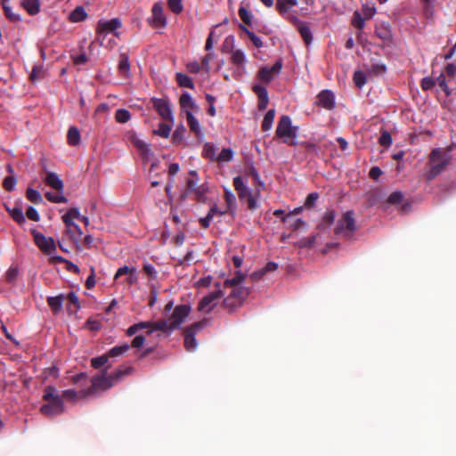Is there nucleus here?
Returning a JSON list of instances; mask_svg holds the SVG:
<instances>
[{
    "instance_id": "1",
    "label": "nucleus",
    "mask_w": 456,
    "mask_h": 456,
    "mask_svg": "<svg viewBox=\"0 0 456 456\" xmlns=\"http://www.w3.org/2000/svg\"><path fill=\"white\" fill-rule=\"evenodd\" d=\"M134 368L132 366H120L112 374L107 376V369H104L102 374L96 375L92 379L91 387L84 393V395H90L97 390L110 389L119 382L123 377L131 374Z\"/></svg>"
},
{
    "instance_id": "2",
    "label": "nucleus",
    "mask_w": 456,
    "mask_h": 456,
    "mask_svg": "<svg viewBox=\"0 0 456 456\" xmlns=\"http://www.w3.org/2000/svg\"><path fill=\"white\" fill-rule=\"evenodd\" d=\"M43 399L46 403L40 408L42 414L53 418L64 412L63 400L53 387L48 386L45 387Z\"/></svg>"
},
{
    "instance_id": "3",
    "label": "nucleus",
    "mask_w": 456,
    "mask_h": 456,
    "mask_svg": "<svg viewBox=\"0 0 456 456\" xmlns=\"http://www.w3.org/2000/svg\"><path fill=\"white\" fill-rule=\"evenodd\" d=\"M430 168L426 174L427 180L430 181L444 172L451 162V156L441 149H434L429 156Z\"/></svg>"
},
{
    "instance_id": "4",
    "label": "nucleus",
    "mask_w": 456,
    "mask_h": 456,
    "mask_svg": "<svg viewBox=\"0 0 456 456\" xmlns=\"http://www.w3.org/2000/svg\"><path fill=\"white\" fill-rule=\"evenodd\" d=\"M233 41V36L227 37L224 42L223 51H225L229 44L231 45L232 49L230 51V60L232 65L236 67V69L234 70V76L240 77L245 73V64L247 62V58L242 50L232 48Z\"/></svg>"
},
{
    "instance_id": "5",
    "label": "nucleus",
    "mask_w": 456,
    "mask_h": 456,
    "mask_svg": "<svg viewBox=\"0 0 456 456\" xmlns=\"http://www.w3.org/2000/svg\"><path fill=\"white\" fill-rule=\"evenodd\" d=\"M356 229L357 226L354 219V213L353 210H347L338 220L334 232L337 235H343L346 238H350Z\"/></svg>"
},
{
    "instance_id": "6",
    "label": "nucleus",
    "mask_w": 456,
    "mask_h": 456,
    "mask_svg": "<svg viewBox=\"0 0 456 456\" xmlns=\"http://www.w3.org/2000/svg\"><path fill=\"white\" fill-rule=\"evenodd\" d=\"M297 126H292V121L289 116L283 115L280 118L275 131V135L278 138H296L297 135Z\"/></svg>"
},
{
    "instance_id": "7",
    "label": "nucleus",
    "mask_w": 456,
    "mask_h": 456,
    "mask_svg": "<svg viewBox=\"0 0 456 456\" xmlns=\"http://www.w3.org/2000/svg\"><path fill=\"white\" fill-rule=\"evenodd\" d=\"M215 287L216 290L203 297L202 299L199 302V311L204 312L206 314L210 313L216 305L217 300L223 297L224 293L221 289V284L219 282H216L215 284Z\"/></svg>"
},
{
    "instance_id": "8",
    "label": "nucleus",
    "mask_w": 456,
    "mask_h": 456,
    "mask_svg": "<svg viewBox=\"0 0 456 456\" xmlns=\"http://www.w3.org/2000/svg\"><path fill=\"white\" fill-rule=\"evenodd\" d=\"M206 323L207 321L203 320L191 324L184 330V346L187 351L191 352L196 349L197 342L195 339V335L206 326Z\"/></svg>"
},
{
    "instance_id": "9",
    "label": "nucleus",
    "mask_w": 456,
    "mask_h": 456,
    "mask_svg": "<svg viewBox=\"0 0 456 456\" xmlns=\"http://www.w3.org/2000/svg\"><path fill=\"white\" fill-rule=\"evenodd\" d=\"M283 63L281 59L277 60L273 67H261L256 74V77L263 83L269 84L274 77L281 73Z\"/></svg>"
},
{
    "instance_id": "10",
    "label": "nucleus",
    "mask_w": 456,
    "mask_h": 456,
    "mask_svg": "<svg viewBox=\"0 0 456 456\" xmlns=\"http://www.w3.org/2000/svg\"><path fill=\"white\" fill-rule=\"evenodd\" d=\"M31 233L34 238L35 244L45 254L51 255L56 249L55 241L51 237H45L43 233L37 230H32Z\"/></svg>"
},
{
    "instance_id": "11",
    "label": "nucleus",
    "mask_w": 456,
    "mask_h": 456,
    "mask_svg": "<svg viewBox=\"0 0 456 456\" xmlns=\"http://www.w3.org/2000/svg\"><path fill=\"white\" fill-rule=\"evenodd\" d=\"M151 102L153 109L158 112L161 118L170 122L174 121L172 110L167 100L152 98Z\"/></svg>"
},
{
    "instance_id": "12",
    "label": "nucleus",
    "mask_w": 456,
    "mask_h": 456,
    "mask_svg": "<svg viewBox=\"0 0 456 456\" xmlns=\"http://www.w3.org/2000/svg\"><path fill=\"white\" fill-rule=\"evenodd\" d=\"M191 307L188 305H179L175 309L171 315L172 328L177 329L183 322V320L189 315Z\"/></svg>"
},
{
    "instance_id": "13",
    "label": "nucleus",
    "mask_w": 456,
    "mask_h": 456,
    "mask_svg": "<svg viewBox=\"0 0 456 456\" xmlns=\"http://www.w3.org/2000/svg\"><path fill=\"white\" fill-rule=\"evenodd\" d=\"M126 275V278L123 284H126L128 286L134 285L137 282L138 277L136 273V269L134 267H129L127 265H124L118 269L115 273L114 280L118 281L121 276Z\"/></svg>"
},
{
    "instance_id": "14",
    "label": "nucleus",
    "mask_w": 456,
    "mask_h": 456,
    "mask_svg": "<svg viewBox=\"0 0 456 456\" xmlns=\"http://www.w3.org/2000/svg\"><path fill=\"white\" fill-rule=\"evenodd\" d=\"M152 17L150 20V22L158 28H164L167 25V19L164 14L163 5L160 2H157L153 4L152 9Z\"/></svg>"
},
{
    "instance_id": "15",
    "label": "nucleus",
    "mask_w": 456,
    "mask_h": 456,
    "mask_svg": "<svg viewBox=\"0 0 456 456\" xmlns=\"http://www.w3.org/2000/svg\"><path fill=\"white\" fill-rule=\"evenodd\" d=\"M122 23L118 18H114L110 20H100L97 23L96 33L105 34L114 32L121 27Z\"/></svg>"
},
{
    "instance_id": "16",
    "label": "nucleus",
    "mask_w": 456,
    "mask_h": 456,
    "mask_svg": "<svg viewBox=\"0 0 456 456\" xmlns=\"http://www.w3.org/2000/svg\"><path fill=\"white\" fill-rule=\"evenodd\" d=\"M317 104L326 110L335 108V96L330 90H322L317 95Z\"/></svg>"
},
{
    "instance_id": "17",
    "label": "nucleus",
    "mask_w": 456,
    "mask_h": 456,
    "mask_svg": "<svg viewBox=\"0 0 456 456\" xmlns=\"http://www.w3.org/2000/svg\"><path fill=\"white\" fill-rule=\"evenodd\" d=\"M252 90L258 98V110H265L269 102V97L266 88L261 85H254Z\"/></svg>"
},
{
    "instance_id": "18",
    "label": "nucleus",
    "mask_w": 456,
    "mask_h": 456,
    "mask_svg": "<svg viewBox=\"0 0 456 456\" xmlns=\"http://www.w3.org/2000/svg\"><path fill=\"white\" fill-rule=\"evenodd\" d=\"M45 183L56 190L58 192L62 193L64 184L60 176L53 172H47L45 177L44 178Z\"/></svg>"
},
{
    "instance_id": "19",
    "label": "nucleus",
    "mask_w": 456,
    "mask_h": 456,
    "mask_svg": "<svg viewBox=\"0 0 456 456\" xmlns=\"http://www.w3.org/2000/svg\"><path fill=\"white\" fill-rule=\"evenodd\" d=\"M292 20L297 25V30L305 45H310L313 41V35L310 28L306 23L299 20L297 17H293Z\"/></svg>"
},
{
    "instance_id": "20",
    "label": "nucleus",
    "mask_w": 456,
    "mask_h": 456,
    "mask_svg": "<svg viewBox=\"0 0 456 456\" xmlns=\"http://www.w3.org/2000/svg\"><path fill=\"white\" fill-rule=\"evenodd\" d=\"M233 186L240 200H244L246 197L251 194V191L244 183L241 176H236L233 178Z\"/></svg>"
},
{
    "instance_id": "21",
    "label": "nucleus",
    "mask_w": 456,
    "mask_h": 456,
    "mask_svg": "<svg viewBox=\"0 0 456 456\" xmlns=\"http://www.w3.org/2000/svg\"><path fill=\"white\" fill-rule=\"evenodd\" d=\"M151 330L147 331L148 334H151L153 331L157 330L170 333L175 330L174 328H172L170 321L164 319L159 320L157 322H151Z\"/></svg>"
},
{
    "instance_id": "22",
    "label": "nucleus",
    "mask_w": 456,
    "mask_h": 456,
    "mask_svg": "<svg viewBox=\"0 0 456 456\" xmlns=\"http://www.w3.org/2000/svg\"><path fill=\"white\" fill-rule=\"evenodd\" d=\"M180 106L183 110L186 113V110L192 111H198L199 107L192 100L191 96L188 93H183L180 97Z\"/></svg>"
},
{
    "instance_id": "23",
    "label": "nucleus",
    "mask_w": 456,
    "mask_h": 456,
    "mask_svg": "<svg viewBox=\"0 0 456 456\" xmlns=\"http://www.w3.org/2000/svg\"><path fill=\"white\" fill-rule=\"evenodd\" d=\"M186 119L190 130L198 137L202 136L200 125L198 119L193 116L192 112L189 110H186Z\"/></svg>"
},
{
    "instance_id": "24",
    "label": "nucleus",
    "mask_w": 456,
    "mask_h": 456,
    "mask_svg": "<svg viewBox=\"0 0 456 456\" xmlns=\"http://www.w3.org/2000/svg\"><path fill=\"white\" fill-rule=\"evenodd\" d=\"M335 218H336V211L334 209H328L324 213L321 222L317 225V228L320 230H322V231L329 229L331 226V224L334 223Z\"/></svg>"
},
{
    "instance_id": "25",
    "label": "nucleus",
    "mask_w": 456,
    "mask_h": 456,
    "mask_svg": "<svg viewBox=\"0 0 456 456\" xmlns=\"http://www.w3.org/2000/svg\"><path fill=\"white\" fill-rule=\"evenodd\" d=\"M62 221L65 224L67 232H71V226L73 225V218H80V213L78 208H72L69 209V211L62 216Z\"/></svg>"
},
{
    "instance_id": "26",
    "label": "nucleus",
    "mask_w": 456,
    "mask_h": 456,
    "mask_svg": "<svg viewBox=\"0 0 456 456\" xmlns=\"http://www.w3.org/2000/svg\"><path fill=\"white\" fill-rule=\"evenodd\" d=\"M190 175L195 178H190L187 180V188L189 191H194L198 196H202L205 193V190L202 186H198L197 172L194 170L190 171Z\"/></svg>"
},
{
    "instance_id": "27",
    "label": "nucleus",
    "mask_w": 456,
    "mask_h": 456,
    "mask_svg": "<svg viewBox=\"0 0 456 456\" xmlns=\"http://www.w3.org/2000/svg\"><path fill=\"white\" fill-rule=\"evenodd\" d=\"M88 14L83 6H77L69 15V20L73 23L81 22L87 19Z\"/></svg>"
},
{
    "instance_id": "28",
    "label": "nucleus",
    "mask_w": 456,
    "mask_h": 456,
    "mask_svg": "<svg viewBox=\"0 0 456 456\" xmlns=\"http://www.w3.org/2000/svg\"><path fill=\"white\" fill-rule=\"evenodd\" d=\"M422 6V13L427 19H432L435 14L436 0H419Z\"/></svg>"
},
{
    "instance_id": "29",
    "label": "nucleus",
    "mask_w": 456,
    "mask_h": 456,
    "mask_svg": "<svg viewBox=\"0 0 456 456\" xmlns=\"http://www.w3.org/2000/svg\"><path fill=\"white\" fill-rule=\"evenodd\" d=\"M63 301L64 296L62 294L56 297H49L47 298V303L54 314H57L61 310Z\"/></svg>"
},
{
    "instance_id": "30",
    "label": "nucleus",
    "mask_w": 456,
    "mask_h": 456,
    "mask_svg": "<svg viewBox=\"0 0 456 456\" xmlns=\"http://www.w3.org/2000/svg\"><path fill=\"white\" fill-rule=\"evenodd\" d=\"M118 71L126 77L129 76L130 63L126 53H121L119 56Z\"/></svg>"
},
{
    "instance_id": "31",
    "label": "nucleus",
    "mask_w": 456,
    "mask_h": 456,
    "mask_svg": "<svg viewBox=\"0 0 456 456\" xmlns=\"http://www.w3.org/2000/svg\"><path fill=\"white\" fill-rule=\"evenodd\" d=\"M68 143L71 146H77L80 142V133L76 126H70L67 134Z\"/></svg>"
},
{
    "instance_id": "32",
    "label": "nucleus",
    "mask_w": 456,
    "mask_h": 456,
    "mask_svg": "<svg viewBox=\"0 0 456 456\" xmlns=\"http://www.w3.org/2000/svg\"><path fill=\"white\" fill-rule=\"evenodd\" d=\"M130 348V345L127 343H125L120 346H116L110 349L106 354L109 358H115L118 357L124 354H126Z\"/></svg>"
},
{
    "instance_id": "33",
    "label": "nucleus",
    "mask_w": 456,
    "mask_h": 456,
    "mask_svg": "<svg viewBox=\"0 0 456 456\" xmlns=\"http://www.w3.org/2000/svg\"><path fill=\"white\" fill-rule=\"evenodd\" d=\"M22 5L30 15H36L40 11V4L38 0H24L22 2Z\"/></svg>"
},
{
    "instance_id": "34",
    "label": "nucleus",
    "mask_w": 456,
    "mask_h": 456,
    "mask_svg": "<svg viewBox=\"0 0 456 456\" xmlns=\"http://www.w3.org/2000/svg\"><path fill=\"white\" fill-rule=\"evenodd\" d=\"M274 117H275V110L273 109L269 110L265 113V115L263 118V121H262V125H261L263 131H265V132L269 131L272 128L273 123L274 120Z\"/></svg>"
},
{
    "instance_id": "35",
    "label": "nucleus",
    "mask_w": 456,
    "mask_h": 456,
    "mask_svg": "<svg viewBox=\"0 0 456 456\" xmlns=\"http://www.w3.org/2000/svg\"><path fill=\"white\" fill-rule=\"evenodd\" d=\"M6 210L16 223L19 224L25 223V216L22 209L20 207H14L13 208H6Z\"/></svg>"
},
{
    "instance_id": "36",
    "label": "nucleus",
    "mask_w": 456,
    "mask_h": 456,
    "mask_svg": "<svg viewBox=\"0 0 456 456\" xmlns=\"http://www.w3.org/2000/svg\"><path fill=\"white\" fill-rule=\"evenodd\" d=\"M239 28L248 37V38L256 47L260 48L263 46L262 39L259 37H257L254 32L248 29L243 24H240Z\"/></svg>"
},
{
    "instance_id": "37",
    "label": "nucleus",
    "mask_w": 456,
    "mask_h": 456,
    "mask_svg": "<svg viewBox=\"0 0 456 456\" xmlns=\"http://www.w3.org/2000/svg\"><path fill=\"white\" fill-rule=\"evenodd\" d=\"M317 235H311L298 240L295 243V246L299 248H312L316 243Z\"/></svg>"
},
{
    "instance_id": "38",
    "label": "nucleus",
    "mask_w": 456,
    "mask_h": 456,
    "mask_svg": "<svg viewBox=\"0 0 456 456\" xmlns=\"http://www.w3.org/2000/svg\"><path fill=\"white\" fill-rule=\"evenodd\" d=\"M278 264L274 262H268L265 267L260 269L259 271L254 272L252 274V277L254 279H261L266 273L268 272H273L277 270Z\"/></svg>"
},
{
    "instance_id": "39",
    "label": "nucleus",
    "mask_w": 456,
    "mask_h": 456,
    "mask_svg": "<svg viewBox=\"0 0 456 456\" xmlns=\"http://www.w3.org/2000/svg\"><path fill=\"white\" fill-rule=\"evenodd\" d=\"M176 82L177 84L179 85V86L181 87H186V88H190V89H193L194 88V84H193V81L192 79L183 74V73H176Z\"/></svg>"
},
{
    "instance_id": "40",
    "label": "nucleus",
    "mask_w": 456,
    "mask_h": 456,
    "mask_svg": "<svg viewBox=\"0 0 456 456\" xmlns=\"http://www.w3.org/2000/svg\"><path fill=\"white\" fill-rule=\"evenodd\" d=\"M224 307L227 309L230 313L233 312L235 309L240 307L242 303L239 301V299L234 298L231 295L226 297L223 302Z\"/></svg>"
},
{
    "instance_id": "41",
    "label": "nucleus",
    "mask_w": 456,
    "mask_h": 456,
    "mask_svg": "<svg viewBox=\"0 0 456 456\" xmlns=\"http://www.w3.org/2000/svg\"><path fill=\"white\" fill-rule=\"evenodd\" d=\"M249 294V289L244 287H235L231 291L230 295L241 303L246 299Z\"/></svg>"
},
{
    "instance_id": "42",
    "label": "nucleus",
    "mask_w": 456,
    "mask_h": 456,
    "mask_svg": "<svg viewBox=\"0 0 456 456\" xmlns=\"http://www.w3.org/2000/svg\"><path fill=\"white\" fill-rule=\"evenodd\" d=\"M245 279V274L242 273L240 271L237 272L235 276L232 279H227L224 282V287H231L235 288L239 287L238 285L241 283Z\"/></svg>"
},
{
    "instance_id": "43",
    "label": "nucleus",
    "mask_w": 456,
    "mask_h": 456,
    "mask_svg": "<svg viewBox=\"0 0 456 456\" xmlns=\"http://www.w3.org/2000/svg\"><path fill=\"white\" fill-rule=\"evenodd\" d=\"M245 279V274L242 273L240 271L237 272L235 276L232 279H227L224 282V287H231L235 288L239 287L238 285L241 283Z\"/></svg>"
},
{
    "instance_id": "44",
    "label": "nucleus",
    "mask_w": 456,
    "mask_h": 456,
    "mask_svg": "<svg viewBox=\"0 0 456 456\" xmlns=\"http://www.w3.org/2000/svg\"><path fill=\"white\" fill-rule=\"evenodd\" d=\"M245 279V274L242 273L240 271L237 272L235 276L232 279H227L224 282V287H231L235 288L239 287L238 285L241 283Z\"/></svg>"
},
{
    "instance_id": "45",
    "label": "nucleus",
    "mask_w": 456,
    "mask_h": 456,
    "mask_svg": "<svg viewBox=\"0 0 456 456\" xmlns=\"http://www.w3.org/2000/svg\"><path fill=\"white\" fill-rule=\"evenodd\" d=\"M202 156L205 159H208L211 161L216 160L217 156L216 155V148L213 144L206 142L204 144Z\"/></svg>"
},
{
    "instance_id": "46",
    "label": "nucleus",
    "mask_w": 456,
    "mask_h": 456,
    "mask_svg": "<svg viewBox=\"0 0 456 456\" xmlns=\"http://www.w3.org/2000/svg\"><path fill=\"white\" fill-rule=\"evenodd\" d=\"M26 197L30 202L35 203V204H40L43 201V198H42L40 192L32 188L27 189Z\"/></svg>"
},
{
    "instance_id": "47",
    "label": "nucleus",
    "mask_w": 456,
    "mask_h": 456,
    "mask_svg": "<svg viewBox=\"0 0 456 456\" xmlns=\"http://www.w3.org/2000/svg\"><path fill=\"white\" fill-rule=\"evenodd\" d=\"M131 118V113L126 109H118L115 113V119L117 122L124 124Z\"/></svg>"
},
{
    "instance_id": "48",
    "label": "nucleus",
    "mask_w": 456,
    "mask_h": 456,
    "mask_svg": "<svg viewBox=\"0 0 456 456\" xmlns=\"http://www.w3.org/2000/svg\"><path fill=\"white\" fill-rule=\"evenodd\" d=\"M233 151L230 148H224L221 152L217 155L216 161L218 162H229L232 159Z\"/></svg>"
},
{
    "instance_id": "49",
    "label": "nucleus",
    "mask_w": 456,
    "mask_h": 456,
    "mask_svg": "<svg viewBox=\"0 0 456 456\" xmlns=\"http://www.w3.org/2000/svg\"><path fill=\"white\" fill-rule=\"evenodd\" d=\"M224 200H225V202L227 204V210L230 212H232L234 208H235V206H236V198L234 196V194L228 191V190H225L224 191Z\"/></svg>"
},
{
    "instance_id": "50",
    "label": "nucleus",
    "mask_w": 456,
    "mask_h": 456,
    "mask_svg": "<svg viewBox=\"0 0 456 456\" xmlns=\"http://www.w3.org/2000/svg\"><path fill=\"white\" fill-rule=\"evenodd\" d=\"M238 13H239L240 18L245 24H247V25L251 24L253 15L250 11L247 10L243 6H240L239 8Z\"/></svg>"
},
{
    "instance_id": "51",
    "label": "nucleus",
    "mask_w": 456,
    "mask_h": 456,
    "mask_svg": "<svg viewBox=\"0 0 456 456\" xmlns=\"http://www.w3.org/2000/svg\"><path fill=\"white\" fill-rule=\"evenodd\" d=\"M184 133H185V127L183 125L176 127V129L174 131V133L172 134L173 142L175 144L181 143L183 140Z\"/></svg>"
},
{
    "instance_id": "52",
    "label": "nucleus",
    "mask_w": 456,
    "mask_h": 456,
    "mask_svg": "<svg viewBox=\"0 0 456 456\" xmlns=\"http://www.w3.org/2000/svg\"><path fill=\"white\" fill-rule=\"evenodd\" d=\"M167 6L175 14L181 13L183 10L182 0H167Z\"/></svg>"
},
{
    "instance_id": "53",
    "label": "nucleus",
    "mask_w": 456,
    "mask_h": 456,
    "mask_svg": "<svg viewBox=\"0 0 456 456\" xmlns=\"http://www.w3.org/2000/svg\"><path fill=\"white\" fill-rule=\"evenodd\" d=\"M108 360H109V357H108L107 354H104L98 357L92 358L91 359V366L94 369H100L101 367H102L104 364H106L108 362Z\"/></svg>"
},
{
    "instance_id": "54",
    "label": "nucleus",
    "mask_w": 456,
    "mask_h": 456,
    "mask_svg": "<svg viewBox=\"0 0 456 456\" xmlns=\"http://www.w3.org/2000/svg\"><path fill=\"white\" fill-rule=\"evenodd\" d=\"M171 126L166 123H159V127L154 133L163 138H167L170 134Z\"/></svg>"
},
{
    "instance_id": "55",
    "label": "nucleus",
    "mask_w": 456,
    "mask_h": 456,
    "mask_svg": "<svg viewBox=\"0 0 456 456\" xmlns=\"http://www.w3.org/2000/svg\"><path fill=\"white\" fill-rule=\"evenodd\" d=\"M364 18L358 11H355L352 17V25L356 28L362 29L364 27Z\"/></svg>"
},
{
    "instance_id": "56",
    "label": "nucleus",
    "mask_w": 456,
    "mask_h": 456,
    "mask_svg": "<svg viewBox=\"0 0 456 456\" xmlns=\"http://www.w3.org/2000/svg\"><path fill=\"white\" fill-rule=\"evenodd\" d=\"M354 82L358 88H362L366 84V76L362 71L357 70L354 73Z\"/></svg>"
},
{
    "instance_id": "57",
    "label": "nucleus",
    "mask_w": 456,
    "mask_h": 456,
    "mask_svg": "<svg viewBox=\"0 0 456 456\" xmlns=\"http://www.w3.org/2000/svg\"><path fill=\"white\" fill-rule=\"evenodd\" d=\"M16 185V179L12 175L6 176L3 181V187L7 191H13Z\"/></svg>"
},
{
    "instance_id": "58",
    "label": "nucleus",
    "mask_w": 456,
    "mask_h": 456,
    "mask_svg": "<svg viewBox=\"0 0 456 456\" xmlns=\"http://www.w3.org/2000/svg\"><path fill=\"white\" fill-rule=\"evenodd\" d=\"M379 143L383 147H389L392 144V136L389 132L383 131L379 140Z\"/></svg>"
},
{
    "instance_id": "59",
    "label": "nucleus",
    "mask_w": 456,
    "mask_h": 456,
    "mask_svg": "<svg viewBox=\"0 0 456 456\" xmlns=\"http://www.w3.org/2000/svg\"><path fill=\"white\" fill-rule=\"evenodd\" d=\"M67 233L69 234L71 240L77 241L80 239L81 235L83 234L82 230L75 222H73V225L71 226V232Z\"/></svg>"
},
{
    "instance_id": "60",
    "label": "nucleus",
    "mask_w": 456,
    "mask_h": 456,
    "mask_svg": "<svg viewBox=\"0 0 456 456\" xmlns=\"http://www.w3.org/2000/svg\"><path fill=\"white\" fill-rule=\"evenodd\" d=\"M318 199H319V194L317 192H312V193L308 194L305 200V204H304L305 208H308V209L312 208L315 205Z\"/></svg>"
},
{
    "instance_id": "61",
    "label": "nucleus",
    "mask_w": 456,
    "mask_h": 456,
    "mask_svg": "<svg viewBox=\"0 0 456 456\" xmlns=\"http://www.w3.org/2000/svg\"><path fill=\"white\" fill-rule=\"evenodd\" d=\"M45 198L49 201L53 202V203H66L68 201V199L65 196H63L62 194L54 195L51 192H46Z\"/></svg>"
},
{
    "instance_id": "62",
    "label": "nucleus",
    "mask_w": 456,
    "mask_h": 456,
    "mask_svg": "<svg viewBox=\"0 0 456 456\" xmlns=\"http://www.w3.org/2000/svg\"><path fill=\"white\" fill-rule=\"evenodd\" d=\"M436 85V81L431 77H425L420 82V86L423 91L431 90Z\"/></svg>"
},
{
    "instance_id": "63",
    "label": "nucleus",
    "mask_w": 456,
    "mask_h": 456,
    "mask_svg": "<svg viewBox=\"0 0 456 456\" xmlns=\"http://www.w3.org/2000/svg\"><path fill=\"white\" fill-rule=\"evenodd\" d=\"M403 194L401 191L392 192L387 199V202L392 205L399 204L403 201Z\"/></svg>"
},
{
    "instance_id": "64",
    "label": "nucleus",
    "mask_w": 456,
    "mask_h": 456,
    "mask_svg": "<svg viewBox=\"0 0 456 456\" xmlns=\"http://www.w3.org/2000/svg\"><path fill=\"white\" fill-rule=\"evenodd\" d=\"M18 269L16 267H10L6 273H5V279L8 283H12L18 276Z\"/></svg>"
}]
</instances>
